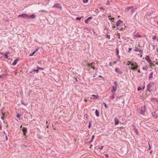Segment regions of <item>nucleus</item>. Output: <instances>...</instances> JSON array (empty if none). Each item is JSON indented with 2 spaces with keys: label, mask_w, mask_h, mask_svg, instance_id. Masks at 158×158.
I'll return each instance as SVG.
<instances>
[{
  "label": "nucleus",
  "mask_w": 158,
  "mask_h": 158,
  "mask_svg": "<svg viewBox=\"0 0 158 158\" xmlns=\"http://www.w3.org/2000/svg\"><path fill=\"white\" fill-rule=\"evenodd\" d=\"M129 50L128 51V52H129L130 51H131L132 50V48H129Z\"/></svg>",
  "instance_id": "nucleus-35"
},
{
  "label": "nucleus",
  "mask_w": 158,
  "mask_h": 158,
  "mask_svg": "<svg viewBox=\"0 0 158 158\" xmlns=\"http://www.w3.org/2000/svg\"><path fill=\"white\" fill-rule=\"evenodd\" d=\"M18 61V60L17 59H16L14 61L13 63H12V65H16L17 64Z\"/></svg>",
  "instance_id": "nucleus-13"
},
{
  "label": "nucleus",
  "mask_w": 158,
  "mask_h": 158,
  "mask_svg": "<svg viewBox=\"0 0 158 158\" xmlns=\"http://www.w3.org/2000/svg\"><path fill=\"white\" fill-rule=\"evenodd\" d=\"M153 75V73H151L150 74H149V78H152V76Z\"/></svg>",
  "instance_id": "nucleus-20"
},
{
  "label": "nucleus",
  "mask_w": 158,
  "mask_h": 158,
  "mask_svg": "<svg viewBox=\"0 0 158 158\" xmlns=\"http://www.w3.org/2000/svg\"><path fill=\"white\" fill-rule=\"evenodd\" d=\"M110 98H111L112 99H113L114 98V95H112L111 96Z\"/></svg>",
  "instance_id": "nucleus-40"
},
{
  "label": "nucleus",
  "mask_w": 158,
  "mask_h": 158,
  "mask_svg": "<svg viewBox=\"0 0 158 158\" xmlns=\"http://www.w3.org/2000/svg\"><path fill=\"white\" fill-rule=\"evenodd\" d=\"M145 60L150 64H151V61L149 56H147L145 58Z\"/></svg>",
  "instance_id": "nucleus-7"
},
{
  "label": "nucleus",
  "mask_w": 158,
  "mask_h": 158,
  "mask_svg": "<svg viewBox=\"0 0 158 158\" xmlns=\"http://www.w3.org/2000/svg\"><path fill=\"white\" fill-rule=\"evenodd\" d=\"M142 69L143 70H147V67H142Z\"/></svg>",
  "instance_id": "nucleus-24"
},
{
  "label": "nucleus",
  "mask_w": 158,
  "mask_h": 158,
  "mask_svg": "<svg viewBox=\"0 0 158 158\" xmlns=\"http://www.w3.org/2000/svg\"><path fill=\"white\" fill-rule=\"evenodd\" d=\"M46 123H48V121H46Z\"/></svg>",
  "instance_id": "nucleus-62"
},
{
  "label": "nucleus",
  "mask_w": 158,
  "mask_h": 158,
  "mask_svg": "<svg viewBox=\"0 0 158 158\" xmlns=\"http://www.w3.org/2000/svg\"><path fill=\"white\" fill-rule=\"evenodd\" d=\"M152 84L151 83H150L148 84L147 86V90H148L149 91H151V90H150V88L152 86Z\"/></svg>",
  "instance_id": "nucleus-6"
},
{
  "label": "nucleus",
  "mask_w": 158,
  "mask_h": 158,
  "mask_svg": "<svg viewBox=\"0 0 158 158\" xmlns=\"http://www.w3.org/2000/svg\"><path fill=\"white\" fill-rule=\"evenodd\" d=\"M122 23L123 22L121 21V20H118L116 23V26H119L120 25V24Z\"/></svg>",
  "instance_id": "nucleus-10"
},
{
  "label": "nucleus",
  "mask_w": 158,
  "mask_h": 158,
  "mask_svg": "<svg viewBox=\"0 0 158 158\" xmlns=\"http://www.w3.org/2000/svg\"><path fill=\"white\" fill-rule=\"evenodd\" d=\"M33 71L36 72L37 73H38V72H39V70L38 69H37V70L34 69V70Z\"/></svg>",
  "instance_id": "nucleus-31"
},
{
  "label": "nucleus",
  "mask_w": 158,
  "mask_h": 158,
  "mask_svg": "<svg viewBox=\"0 0 158 158\" xmlns=\"http://www.w3.org/2000/svg\"><path fill=\"white\" fill-rule=\"evenodd\" d=\"M82 18H83V17H80V18L77 17L76 18V19L77 20L80 21Z\"/></svg>",
  "instance_id": "nucleus-23"
},
{
  "label": "nucleus",
  "mask_w": 158,
  "mask_h": 158,
  "mask_svg": "<svg viewBox=\"0 0 158 158\" xmlns=\"http://www.w3.org/2000/svg\"><path fill=\"white\" fill-rule=\"evenodd\" d=\"M117 87L116 86H113L112 87V89L111 90V91L112 92H113L114 91H116L117 89Z\"/></svg>",
  "instance_id": "nucleus-12"
},
{
  "label": "nucleus",
  "mask_w": 158,
  "mask_h": 158,
  "mask_svg": "<svg viewBox=\"0 0 158 158\" xmlns=\"http://www.w3.org/2000/svg\"><path fill=\"white\" fill-rule=\"evenodd\" d=\"M115 28V26H114L113 27V29H114Z\"/></svg>",
  "instance_id": "nucleus-52"
},
{
  "label": "nucleus",
  "mask_w": 158,
  "mask_h": 158,
  "mask_svg": "<svg viewBox=\"0 0 158 158\" xmlns=\"http://www.w3.org/2000/svg\"><path fill=\"white\" fill-rule=\"evenodd\" d=\"M98 77H102V76H100V75H99V76H98Z\"/></svg>",
  "instance_id": "nucleus-53"
},
{
  "label": "nucleus",
  "mask_w": 158,
  "mask_h": 158,
  "mask_svg": "<svg viewBox=\"0 0 158 158\" xmlns=\"http://www.w3.org/2000/svg\"><path fill=\"white\" fill-rule=\"evenodd\" d=\"M144 111H140V113L142 114H143L144 113Z\"/></svg>",
  "instance_id": "nucleus-37"
},
{
  "label": "nucleus",
  "mask_w": 158,
  "mask_h": 158,
  "mask_svg": "<svg viewBox=\"0 0 158 158\" xmlns=\"http://www.w3.org/2000/svg\"><path fill=\"white\" fill-rule=\"evenodd\" d=\"M111 20L112 21V22H114V18H113L111 19Z\"/></svg>",
  "instance_id": "nucleus-46"
},
{
  "label": "nucleus",
  "mask_w": 158,
  "mask_h": 158,
  "mask_svg": "<svg viewBox=\"0 0 158 158\" xmlns=\"http://www.w3.org/2000/svg\"><path fill=\"white\" fill-rule=\"evenodd\" d=\"M123 28H121L120 30H123Z\"/></svg>",
  "instance_id": "nucleus-51"
},
{
  "label": "nucleus",
  "mask_w": 158,
  "mask_h": 158,
  "mask_svg": "<svg viewBox=\"0 0 158 158\" xmlns=\"http://www.w3.org/2000/svg\"><path fill=\"white\" fill-rule=\"evenodd\" d=\"M9 54H10V52H7L5 53V55H6L8 56V55H9Z\"/></svg>",
  "instance_id": "nucleus-32"
},
{
  "label": "nucleus",
  "mask_w": 158,
  "mask_h": 158,
  "mask_svg": "<svg viewBox=\"0 0 158 158\" xmlns=\"http://www.w3.org/2000/svg\"><path fill=\"white\" fill-rule=\"evenodd\" d=\"M114 122L115 125H117L119 123L118 120L116 118H115L114 119Z\"/></svg>",
  "instance_id": "nucleus-9"
},
{
  "label": "nucleus",
  "mask_w": 158,
  "mask_h": 158,
  "mask_svg": "<svg viewBox=\"0 0 158 158\" xmlns=\"http://www.w3.org/2000/svg\"><path fill=\"white\" fill-rule=\"evenodd\" d=\"M134 51L135 52H138L139 51V50H138V49L136 48V49H135L134 50Z\"/></svg>",
  "instance_id": "nucleus-36"
},
{
  "label": "nucleus",
  "mask_w": 158,
  "mask_h": 158,
  "mask_svg": "<svg viewBox=\"0 0 158 158\" xmlns=\"http://www.w3.org/2000/svg\"><path fill=\"white\" fill-rule=\"evenodd\" d=\"M133 61H128L127 62V64L128 65H131V64H132V63H133Z\"/></svg>",
  "instance_id": "nucleus-18"
},
{
  "label": "nucleus",
  "mask_w": 158,
  "mask_h": 158,
  "mask_svg": "<svg viewBox=\"0 0 158 158\" xmlns=\"http://www.w3.org/2000/svg\"><path fill=\"white\" fill-rule=\"evenodd\" d=\"M84 100V101H85V102H86V101H87V100H86V99H85Z\"/></svg>",
  "instance_id": "nucleus-55"
},
{
  "label": "nucleus",
  "mask_w": 158,
  "mask_h": 158,
  "mask_svg": "<svg viewBox=\"0 0 158 158\" xmlns=\"http://www.w3.org/2000/svg\"><path fill=\"white\" fill-rule=\"evenodd\" d=\"M94 138V135H93L92 137V139H91V142L93 141Z\"/></svg>",
  "instance_id": "nucleus-28"
},
{
  "label": "nucleus",
  "mask_w": 158,
  "mask_h": 158,
  "mask_svg": "<svg viewBox=\"0 0 158 158\" xmlns=\"http://www.w3.org/2000/svg\"><path fill=\"white\" fill-rule=\"evenodd\" d=\"M157 23H158V21H157Z\"/></svg>",
  "instance_id": "nucleus-64"
},
{
  "label": "nucleus",
  "mask_w": 158,
  "mask_h": 158,
  "mask_svg": "<svg viewBox=\"0 0 158 158\" xmlns=\"http://www.w3.org/2000/svg\"><path fill=\"white\" fill-rule=\"evenodd\" d=\"M27 128L26 127H23L22 129V131L23 134L24 136L26 135V133L27 132Z\"/></svg>",
  "instance_id": "nucleus-4"
},
{
  "label": "nucleus",
  "mask_w": 158,
  "mask_h": 158,
  "mask_svg": "<svg viewBox=\"0 0 158 158\" xmlns=\"http://www.w3.org/2000/svg\"><path fill=\"white\" fill-rule=\"evenodd\" d=\"M114 85H115L117 87V86H118V85L117 84V82L116 81H114Z\"/></svg>",
  "instance_id": "nucleus-34"
},
{
  "label": "nucleus",
  "mask_w": 158,
  "mask_h": 158,
  "mask_svg": "<svg viewBox=\"0 0 158 158\" xmlns=\"http://www.w3.org/2000/svg\"><path fill=\"white\" fill-rule=\"evenodd\" d=\"M6 140H8V138H7V137L6 136Z\"/></svg>",
  "instance_id": "nucleus-49"
},
{
  "label": "nucleus",
  "mask_w": 158,
  "mask_h": 158,
  "mask_svg": "<svg viewBox=\"0 0 158 158\" xmlns=\"http://www.w3.org/2000/svg\"><path fill=\"white\" fill-rule=\"evenodd\" d=\"M22 125H21V126H20V128H22Z\"/></svg>",
  "instance_id": "nucleus-60"
},
{
  "label": "nucleus",
  "mask_w": 158,
  "mask_h": 158,
  "mask_svg": "<svg viewBox=\"0 0 158 158\" xmlns=\"http://www.w3.org/2000/svg\"><path fill=\"white\" fill-rule=\"evenodd\" d=\"M118 53H119V51L118 50H117V53H116V54H117V55H118Z\"/></svg>",
  "instance_id": "nucleus-39"
},
{
  "label": "nucleus",
  "mask_w": 158,
  "mask_h": 158,
  "mask_svg": "<svg viewBox=\"0 0 158 158\" xmlns=\"http://www.w3.org/2000/svg\"><path fill=\"white\" fill-rule=\"evenodd\" d=\"M38 69L41 70H44V69L43 68H40L38 66L37 67Z\"/></svg>",
  "instance_id": "nucleus-25"
},
{
  "label": "nucleus",
  "mask_w": 158,
  "mask_h": 158,
  "mask_svg": "<svg viewBox=\"0 0 158 158\" xmlns=\"http://www.w3.org/2000/svg\"><path fill=\"white\" fill-rule=\"evenodd\" d=\"M94 62H92V63H88L87 64V65L88 67H91L93 69H95V68L94 66Z\"/></svg>",
  "instance_id": "nucleus-3"
},
{
  "label": "nucleus",
  "mask_w": 158,
  "mask_h": 158,
  "mask_svg": "<svg viewBox=\"0 0 158 158\" xmlns=\"http://www.w3.org/2000/svg\"><path fill=\"white\" fill-rule=\"evenodd\" d=\"M103 146H101L100 147L98 148V149H100V150H102L103 149Z\"/></svg>",
  "instance_id": "nucleus-26"
},
{
  "label": "nucleus",
  "mask_w": 158,
  "mask_h": 158,
  "mask_svg": "<svg viewBox=\"0 0 158 158\" xmlns=\"http://www.w3.org/2000/svg\"><path fill=\"white\" fill-rule=\"evenodd\" d=\"M53 7H55L57 8H61V5L59 4H56L54 5Z\"/></svg>",
  "instance_id": "nucleus-8"
},
{
  "label": "nucleus",
  "mask_w": 158,
  "mask_h": 158,
  "mask_svg": "<svg viewBox=\"0 0 158 158\" xmlns=\"http://www.w3.org/2000/svg\"><path fill=\"white\" fill-rule=\"evenodd\" d=\"M84 117H85L86 118L88 119V115H87V114H85V115H84Z\"/></svg>",
  "instance_id": "nucleus-38"
},
{
  "label": "nucleus",
  "mask_w": 158,
  "mask_h": 158,
  "mask_svg": "<svg viewBox=\"0 0 158 158\" xmlns=\"http://www.w3.org/2000/svg\"><path fill=\"white\" fill-rule=\"evenodd\" d=\"M156 65H158V62H156Z\"/></svg>",
  "instance_id": "nucleus-54"
},
{
  "label": "nucleus",
  "mask_w": 158,
  "mask_h": 158,
  "mask_svg": "<svg viewBox=\"0 0 158 158\" xmlns=\"http://www.w3.org/2000/svg\"><path fill=\"white\" fill-rule=\"evenodd\" d=\"M95 114L97 117H98L99 116V112L97 110H95Z\"/></svg>",
  "instance_id": "nucleus-14"
},
{
  "label": "nucleus",
  "mask_w": 158,
  "mask_h": 158,
  "mask_svg": "<svg viewBox=\"0 0 158 158\" xmlns=\"http://www.w3.org/2000/svg\"><path fill=\"white\" fill-rule=\"evenodd\" d=\"M111 17V16L110 15L108 16V17Z\"/></svg>",
  "instance_id": "nucleus-57"
},
{
  "label": "nucleus",
  "mask_w": 158,
  "mask_h": 158,
  "mask_svg": "<svg viewBox=\"0 0 158 158\" xmlns=\"http://www.w3.org/2000/svg\"><path fill=\"white\" fill-rule=\"evenodd\" d=\"M115 69V71L116 72H117L118 73H120V71L119 70L118 68H116Z\"/></svg>",
  "instance_id": "nucleus-21"
},
{
  "label": "nucleus",
  "mask_w": 158,
  "mask_h": 158,
  "mask_svg": "<svg viewBox=\"0 0 158 158\" xmlns=\"http://www.w3.org/2000/svg\"><path fill=\"white\" fill-rule=\"evenodd\" d=\"M139 67L138 64L136 62H133V63H132L130 66H129V68H130L132 70H137Z\"/></svg>",
  "instance_id": "nucleus-1"
},
{
  "label": "nucleus",
  "mask_w": 158,
  "mask_h": 158,
  "mask_svg": "<svg viewBox=\"0 0 158 158\" xmlns=\"http://www.w3.org/2000/svg\"><path fill=\"white\" fill-rule=\"evenodd\" d=\"M156 38V35H155L153 38L152 39L153 40H155Z\"/></svg>",
  "instance_id": "nucleus-33"
},
{
  "label": "nucleus",
  "mask_w": 158,
  "mask_h": 158,
  "mask_svg": "<svg viewBox=\"0 0 158 158\" xmlns=\"http://www.w3.org/2000/svg\"><path fill=\"white\" fill-rule=\"evenodd\" d=\"M133 6H131V7H129L127 8L126 9V10L127 11H128L129 9H131L133 8Z\"/></svg>",
  "instance_id": "nucleus-19"
},
{
  "label": "nucleus",
  "mask_w": 158,
  "mask_h": 158,
  "mask_svg": "<svg viewBox=\"0 0 158 158\" xmlns=\"http://www.w3.org/2000/svg\"><path fill=\"white\" fill-rule=\"evenodd\" d=\"M142 89L140 87H139L138 88L137 90L138 91H139Z\"/></svg>",
  "instance_id": "nucleus-27"
},
{
  "label": "nucleus",
  "mask_w": 158,
  "mask_h": 158,
  "mask_svg": "<svg viewBox=\"0 0 158 158\" xmlns=\"http://www.w3.org/2000/svg\"><path fill=\"white\" fill-rule=\"evenodd\" d=\"M140 56V57H142V55H141Z\"/></svg>",
  "instance_id": "nucleus-59"
},
{
  "label": "nucleus",
  "mask_w": 158,
  "mask_h": 158,
  "mask_svg": "<svg viewBox=\"0 0 158 158\" xmlns=\"http://www.w3.org/2000/svg\"><path fill=\"white\" fill-rule=\"evenodd\" d=\"M5 58L6 59L8 58V56L6 55H5Z\"/></svg>",
  "instance_id": "nucleus-30"
},
{
  "label": "nucleus",
  "mask_w": 158,
  "mask_h": 158,
  "mask_svg": "<svg viewBox=\"0 0 158 158\" xmlns=\"http://www.w3.org/2000/svg\"><path fill=\"white\" fill-rule=\"evenodd\" d=\"M90 124H91V123H89V125L88 126V127L89 128H90Z\"/></svg>",
  "instance_id": "nucleus-41"
},
{
  "label": "nucleus",
  "mask_w": 158,
  "mask_h": 158,
  "mask_svg": "<svg viewBox=\"0 0 158 158\" xmlns=\"http://www.w3.org/2000/svg\"><path fill=\"white\" fill-rule=\"evenodd\" d=\"M18 17L19 18H22L23 19H27L29 17V16L26 14H24L19 15Z\"/></svg>",
  "instance_id": "nucleus-2"
},
{
  "label": "nucleus",
  "mask_w": 158,
  "mask_h": 158,
  "mask_svg": "<svg viewBox=\"0 0 158 158\" xmlns=\"http://www.w3.org/2000/svg\"><path fill=\"white\" fill-rule=\"evenodd\" d=\"M116 62L115 61H114L113 62V63H114V64H116Z\"/></svg>",
  "instance_id": "nucleus-48"
},
{
  "label": "nucleus",
  "mask_w": 158,
  "mask_h": 158,
  "mask_svg": "<svg viewBox=\"0 0 158 158\" xmlns=\"http://www.w3.org/2000/svg\"><path fill=\"white\" fill-rule=\"evenodd\" d=\"M28 18H31V19H35V16L34 15H31L30 16H29V17Z\"/></svg>",
  "instance_id": "nucleus-16"
},
{
  "label": "nucleus",
  "mask_w": 158,
  "mask_h": 158,
  "mask_svg": "<svg viewBox=\"0 0 158 158\" xmlns=\"http://www.w3.org/2000/svg\"><path fill=\"white\" fill-rule=\"evenodd\" d=\"M38 51V49H36L35 51H34L31 54H30V56H32L37 51Z\"/></svg>",
  "instance_id": "nucleus-15"
},
{
  "label": "nucleus",
  "mask_w": 158,
  "mask_h": 158,
  "mask_svg": "<svg viewBox=\"0 0 158 158\" xmlns=\"http://www.w3.org/2000/svg\"><path fill=\"white\" fill-rule=\"evenodd\" d=\"M103 103H104V105H105V107H106V108H107V106H106V104L105 103H104V102Z\"/></svg>",
  "instance_id": "nucleus-42"
},
{
  "label": "nucleus",
  "mask_w": 158,
  "mask_h": 158,
  "mask_svg": "<svg viewBox=\"0 0 158 158\" xmlns=\"http://www.w3.org/2000/svg\"><path fill=\"white\" fill-rule=\"evenodd\" d=\"M124 27H125L124 29H125V28H126V26H124Z\"/></svg>",
  "instance_id": "nucleus-63"
},
{
  "label": "nucleus",
  "mask_w": 158,
  "mask_h": 158,
  "mask_svg": "<svg viewBox=\"0 0 158 158\" xmlns=\"http://www.w3.org/2000/svg\"><path fill=\"white\" fill-rule=\"evenodd\" d=\"M148 144H149V148L150 149V144H149V143H148Z\"/></svg>",
  "instance_id": "nucleus-56"
},
{
  "label": "nucleus",
  "mask_w": 158,
  "mask_h": 158,
  "mask_svg": "<svg viewBox=\"0 0 158 158\" xmlns=\"http://www.w3.org/2000/svg\"><path fill=\"white\" fill-rule=\"evenodd\" d=\"M92 19V17H89L88 18L85 20V22L86 23H89V21L91 19Z\"/></svg>",
  "instance_id": "nucleus-11"
},
{
  "label": "nucleus",
  "mask_w": 158,
  "mask_h": 158,
  "mask_svg": "<svg viewBox=\"0 0 158 158\" xmlns=\"http://www.w3.org/2000/svg\"><path fill=\"white\" fill-rule=\"evenodd\" d=\"M107 5H109L110 4V2H109V1H107Z\"/></svg>",
  "instance_id": "nucleus-45"
},
{
  "label": "nucleus",
  "mask_w": 158,
  "mask_h": 158,
  "mask_svg": "<svg viewBox=\"0 0 158 158\" xmlns=\"http://www.w3.org/2000/svg\"><path fill=\"white\" fill-rule=\"evenodd\" d=\"M5 115V113H2V116L1 117V118L2 120L4 119V117Z\"/></svg>",
  "instance_id": "nucleus-22"
},
{
  "label": "nucleus",
  "mask_w": 158,
  "mask_h": 158,
  "mask_svg": "<svg viewBox=\"0 0 158 158\" xmlns=\"http://www.w3.org/2000/svg\"><path fill=\"white\" fill-rule=\"evenodd\" d=\"M17 117L18 118H19L20 116L19 114H18L17 115Z\"/></svg>",
  "instance_id": "nucleus-43"
},
{
  "label": "nucleus",
  "mask_w": 158,
  "mask_h": 158,
  "mask_svg": "<svg viewBox=\"0 0 158 158\" xmlns=\"http://www.w3.org/2000/svg\"><path fill=\"white\" fill-rule=\"evenodd\" d=\"M105 156L106 157H108L109 156H108V154H106V155H105Z\"/></svg>",
  "instance_id": "nucleus-44"
},
{
  "label": "nucleus",
  "mask_w": 158,
  "mask_h": 158,
  "mask_svg": "<svg viewBox=\"0 0 158 158\" xmlns=\"http://www.w3.org/2000/svg\"><path fill=\"white\" fill-rule=\"evenodd\" d=\"M92 97H93L94 98H91L90 99H98L99 98V96L98 95H95L93 94L92 95Z\"/></svg>",
  "instance_id": "nucleus-5"
},
{
  "label": "nucleus",
  "mask_w": 158,
  "mask_h": 158,
  "mask_svg": "<svg viewBox=\"0 0 158 158\" xmlns=\"http://www.w3.org/2000/svg\"><path fill=\"white\" fill-rule=\"evenodd\" d=\"M118 57H119V58H120V56H118Z\"/></svg>",
  "instance_id": "nucleus-58"
},
{
  "label": "nucleus",
  "mask_w": 158,
  "mask_h": 158,
  "mask_svg": "<svg viewBox=\"0 0 158 158\" xmlns=\"http://www.w3.org/2000/svg\"><path fill=\"white\" fill-rule=\"evenodd\" d=\"M144 87H144V86L143 87V89H144Z\"/></svg>",
  "instance_id": "nucleus-61"
},
{
  "label": "nucleus",
  "mask_w": 158,
  "mask_h": 158,
  "mask_svg": "<svg viewBox=\"0 0 158 158\" xmlns=\"http://www.w3.org/2000/svg\"><path fill=\"white\" fill-rule=\"evenodd\" d=\"M88 2V0H83V2L85 3L87 2Z\"/></svg>",
  "instance_id": "nucleus-29"
},
{
  "label": "nucleus",
  "mask_w": 158,
  "mask_h": 158,
  "mask_svg": "<svg viewBox=\"0 0 158 158\" xmlns=\"http://www.w3.org/2000/svg\"><path fill=\"white\" fill-rule=\"evenodd\" d=\"M139 52H142L143 50H139Z\"/></svg>",
  "instance_id": "nucleus-50"
},
{
  "label": "nucleus",
  "mask_w": 158,
  "mask_h": 158,
  "mask_svg": "<svg viewBox=\"0 0 158 158\" xmlns=\"http://www.w3.org/2000/svg\"><path fill=\"white\" fill-rule=\"evenodd\" d=\"M153 116L155 118H156L157 117V115L156 114L155 112H154V113H152Z\"/></svg>",
  "instance_id": "nucleus-17"
},
{
  "label": "nucleus",
  "mask_w": 158,
  "mask_h": 158,
  "mask_svg": "<svg viewBox=\"0 0 158 158\" xmlns=\"http://www.w3.org/2000/svg\"><path fill=\"white\" fill-rule=\"evenodd\" d=\"M138 72L139 73H140L141 72L140 71L139 69L138 70Z\"/></svg>",
  "instance_id": "nucleus-47"
}]
</instances>
